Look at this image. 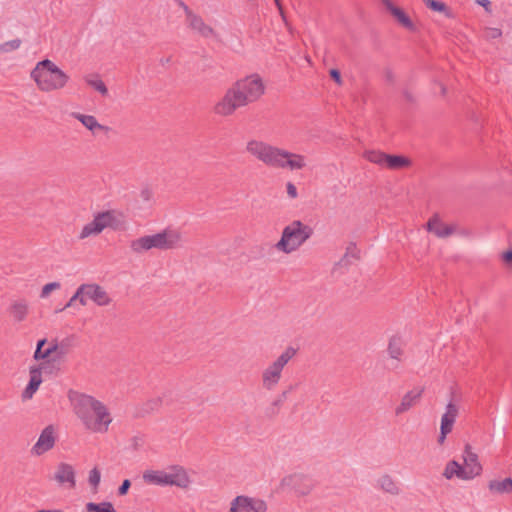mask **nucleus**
Instances as JSON below:
<instances>
[{
    "mask_svg": "<svg viewBox=\"0 0 512 512\" xmlns=\"http://www.w3.org/2000/svg\"><path fill=\"white\" fill-rule=\"evenodd\" d=\"M264 93V84L257 74L238 80L216 103L214 112L221 116L232 115L238 108L258 100Z\"/></svg>",
    "mask_w": 512,
    "mask_h": 512,
    "instance_id": "obj_1",
    "label": "nucleus"
},
{
    "mask_svg": "<svg viewBox=\"0 0 512 512\" xmlns=\"http://www.w3.org/2000/svg\"><path fill=\"white\" fill-rule=\"evenodd\" d=\"M73 409L86 430L99 434L108 432L113 417L102 401L90 395L78 394L73 398Z\"/></svg>",
    "mask_w": 512,
    "mask_h": 512,
    "instance_id": "obj_2",
    "label": "nucleus"
},
{
    "mask_svg": "<svg viewBox=\"0 0 512 512\" xmlns=\"http://www.w3.org/2000/svg\"><path fill=\"white\" fill-rule=\"evenodd\" d=\"M461 461L449 460L442 471V476L448 481L457 479L464 482L480 478L484 467L480 457L470 443H466L461 452Z\"/></svg>",
    "mask_w": 512,
    "mask_h": 512,
    "instance_id": "obj_3",
    "label": "nucleus"
},
{
    "mask_svg": "<svg viewBox=\"0 0 512 512\" xmlns=\"http://www.w3.org/2000/svg\"><path fill=\"white\" fill-rule=\"evenodd\" d=\"M184 235L176 228H165L155 234L145 235L131 243L133 252L141 254L152 249L168 251L181 248L185 245Z\"/></svg>",
    "mask_w": 512,
    "mask_h": 512,
    "instance_id": "obj_4",
    "label": "nucleus"
},
{
    "mask_svg": "<svg viewBox=\"0 0 512 512\" xmlns=\"http://www.w3.org/2000/svg\"><path fill=\"white\" fill-rule=\"evenodd\" d=\"M31 78L42 91H52L64 87L69 77L52 61L44 59L37 63Z\"/></svg>",
    "mask_w": 512,
    "mask_h": 512,
    "instance_id": "obj_5",
    "label": "nucleus"
},
{
    "mask_svg": "<svg viewBox=\"0 0 512 512\" xmlns=\"http://www.w3.org/2000/svg\"><path fill=\"white\" fill-rule=\"evenodd\" d=\"M312 233L313 230L308 225L298 220L293 221L283 229L281 239L277 243L267 245L268 253L273 249H277L285 254L292 253L309 239Z\"/></svg>",
    "mask_w": 512,
    "mask_h": 512,
    "instance_id": "obj_6",
    "label": "nucleus"
},
{
    "mask_svg": "<svg viewBox=\"0 0 512 512\" xmlns=\"http://www.w3.org/2000/svg\"><path fill=\"white\" fill-rule=\"evenodd\" d=\"M246 149L251 155L274 168H284L285 158L291 156L290 152L286 150L257 140L249 141Z\"/></svg>",
    "mask_w": 512,
    "mask_h": 512,
    "instance_id": "obj_7",
    "label": "nucleus"
},
{
    "mask_svg": "<svg viewBox=\"0 0 512 512\" xmlns=\"http://www.w3.org/2000/svg\"><path fill=\"white\" fill-rule=\"evenodd\" d=\"M295 354L296 350L288 347L265 367L261 373V384L264 389L274 390L279 385L285 366Z\"/></svg>",
    "mask_w": 512,
    "mask_h": 512,
    "instance_id": "obj_8",
    "label": "nucleus"
},
{
    "mask_svg": "<svg viewBox=\"0 0 512 512\" xmlns=\"http://www.w3.org/2000/svg\"><path fill=\"white\" fill-rule=\"evenodd\" d=\"M93 301L99 306H107L111 303V297L107 291L97 284H82L78 287L75 294L65 305L64 309L73 307L76 302L80 305H87L88 301Z\"/></svg>",
    "mask_w": 512,
    "mask_h": 512,
    "instance_id": "obj_9",
    "label": "nucleus"
},
{
    "mask_svg": "<svg viewBox=\"0 0 512 512\" xmlns=\"http://www.w3.org/2000/svg\"><path fill=\"white\" fill-rule=\"evenodd\" d=\"M277 490L281 493L293 492L297 496H306L311 492L312 486L303 474L293 472L280 479Z\"/></svg>",
    "mask_w": 512,
    "mask_h": 512,
    "instance_id": "obj_10",
    "label": "nucleus"
},
{
    "mask_svg": "<svg viewBox=\"0 0 512 512\" xmlns=\"http://www.w3.org/2000/svg\"><path fill=\"white\" fill-rule=\"evenodd\" d=\"M426 230L438 238L445 239L452 235L461 237L469 236V231L459 227L456 224H446L439 214H433L425 225Z\"/></svg>",
    "mask_w": 512,
    "mask_h": 512,
    "instance_id": "obj_11",
    "label": "nucleus"
},
{
    "mask_svg": "<svg viewBox=\"0 0 512 512\" xmlns=\"http://www.w3.org/2000/svg\"><path fill=\"white\" fill-rule=\"evenodd\" d=\"M49 366L46 362L35 363L28 368V382L21 392L22 401L31 400L39 390L44 381V374L48 371Z\"/></svg>",
    "mask_w": 512,
    "mask_h": 512,
    "instance_id": "obj_12",
    "label": "nucleus"
},
{
    "mask_svg": "<svg viewBox=\"0 0 512 512\" xmlns=\"http://www.w3.org/2000/svg\"><path fill=\"white\" fill-rule=\"evenodd\" d=\"M167 487H176L182 491L190 490L193 479L190 471L183 465L171 464L166 466Z\"/></svg>",
    "mask_w": 512,
    "mask_h": 512,
    "instance_id": "obj_13",
    "label": "nucleus"
},
{
    "mask_svg": "<svg viewBox=\"0 0 512 512\" xmlns=\"http://www.w3.org/2000/svg\"><path fill=\"white\" fill-rule=\"evenodd\" d=\"M57 438V427L55 425H47L41 430L36 442L31 447V454L34 457H41L47 454L55 447Z\"/></svg>",
    "mask_w": 512,
    "mask_h": 512,
    "instance_id": "obj_14",
    "label": "nucleus"
},
{
    "mask_svg": "<svg viewBox=\"0 0 512 512\" xmlns=\"http://www.w3.org/2000/svg\"><path fill=\"white\" fill-rule=\"evenodd\" d=\"M49 479L59 488L73 490L76 487V470L75 467L67 462H59Z\"/></svg>",
    "mask_w": 512,
    "mask_h": 512,
    "instance_id": "obj_15",
    "label": "nucleus"
},
{
    "mask_svg": "<svg viewBox=\"0 0 512 512\" xmlns=\"http://www.w3.org/2000/svg\"><path fill=\"white\" fill-rule=\"evenodd\" d=\"M229 512H268V503L258 497L239 495L231 501Z\"/></svg>",
    "mask_w": 512,
    "mask_h": 512,
    "instance_id": "obj_16",
    "label": "nucleus"
},
{
    "mask_svg": "<svg viewBox=\"0 0 512 512\" xmlns=\"http://www.w3.org/2000/svg\"><path fill=\"white\" fill-rule=\"evenodd\" d=\"M459 413L460 406L456 402L450 401L447 403L440 420V432L437 439L439 444L442 445L445 442L447 435L452 432Z\"/></svg>",
    "mask_w": 512,
    "mask_h": 512,
    "instance_id": "obj_17",
    "label": "nucleus"
},
{
    "mask_svg": "<svg viewBox=\"0 0 512 512\" xmlns=\"http://www.w3.org/2000/svg\"><path fill=\"white\" fill-rule=\"evenodd\" d=\"M113 220L114 215L110 211L98 213L93 221L82 228L79 237L84 239L91 235H97L102 232L104 228L111 226Z\"/></svg>",
    "mask_w": 512,
    "mask_h": 512,
    "instance_id": "obj_18",
    "label": "nucleus"
},
{
    "mask_svg": "<svg viewBox=\"0 0 512 512\" xmlns=\"http://www.w3.org/2000/svg\"><path fill=\"white\" fill-rule=\"evenodd\" d=\"M59 346L55 340L41 339L37 342L33 358L38 363L46 362L58 352Z\"/></svg>",
    "mask_w": 512,
    "mask_h": 512,
    "instance_id": "obj_19",
    "label": "nucleus"
},
{
    "mask_svg": "<svg viewBox=\"0 0 512 512\" xmlns=\"http://www.w3.org/2000/svg\"><path fill=\"white\" fill-rule=\"evenodd\" d=\"M422 389L414 388L406 392L401 398L399 404L395 407L394 413L396 416L403 415L408 412L411 408L419 403L422 397Z\"/></svg>",
    "mask_w": 512,
    "mask_h": 512,
    "instance_id": "obj_20",
    "label": "nucleus"
},
{
    "mask_svg": "<svg viewBox=\"0 0 512 512\" xmlns=\"http://www.w3.org/2000/svg\"><path fill=\"white\" fill-rule=\"evenodd\" d=\"M142 480L148 486L167 487L166 467L145 469L142 473Z\"/></svg>",
    "mask_w": 512,
    "mask_h": 512,
    "instance_id": "obj_21",
    "label": "nucleus"
},
{
    "mask_svg": "<svg viewBox=\"0 0 512 512\" xmlns=\"http://www.w3.org/2000/svg\"><path fill=\"white\" fill-rule=\"evenodd\" d=\"M186 23L189 28H191L193 31L197 32L204 38H210L215 36L214 30L210 26H208L203 21V19L194 12L188 13V19H186Z\"/></svg>",
    "mask_w": 512,
    "mask_h": 512,
    "instance_id": "obj_22",
    "label": "nucleus"
},
{
    "mask_svg": "<svg viewBox=\"0 0 512 512\" xmlns=\"http://www.w3.org/2000/svg\"><path fill=\"white\" fill-rule=\"evenodd\" d=\"M383 6L404 28L415 31L416 27L410 17L399 7L395 6L390 0H381Z\"/></svg>",
    "mask_w": 512,
    "mask_h": 512,
    "instance_id": "obj_23",
    "label": "nucleus"
},
{
    "mask_svg": "<svg viewBox=\"0 0 512 512\" xmlns=\"http://www.w3.org/2000/svg\"><path fill=\"white\" fill-rule=\"evenodd\" d=\"M488 490L496 496H504L512 494V478H495L488 482Z\"/></svg>",
    "mask_w": 512,
    "mask_h": 512,
    "instance_id": "obj_24",
    "label": "nucleus"
},
{
    "mask_svg": "<svg viewBox=\"0 0 512 512\" xmlns=\"http://www.w3.org/2000/svg\"><path fill=\"white\" fill-rule=\"evenodd\" d=\"M9 314L16 322H23L29 314V304L26 300H16L9 306Z\"/></svg>",
    "mask_w": 512,
    "mask_h": 512,
    "instance_id": "obj_25",
    "label": "nucleus"
},
{
    "mask_svg": "<svg viewBox=\"0 0 512 512\" xmlns=\"http://www.w3.org/2000/svg\"><path fill=\"white\" fill-rule=\"evenodd\" d=\"M377 486L384 492L389 493L391 495H398L400 492V487L398 483L392 476L388 474H382L378 477Z\"/></svg>",
    "mask_w": 512,
    "mask_h": 512,
    "instance_id": "obj_26",
    "label": "nucleus"
},
{
    "mask_svg": "<svg viewBox=\"0 0 512 512\" xmlns=\"http://www.w3.org/2000/svg\"><path fill=\"white\" fill-rule=\"evenodd\" d=\"M74 118L79 120L88 130L95 132V130L99 129L102 131H108L109 128L107 126H103L98 123L97 119L92 115H84L80 113H74Z\"/></svg>",
    "mask_w": 512,
    "mask_h": 512,
    "instance_id": "obj_27",
    "label": "nucleus"
},
{
    "mask_svg": "<svg viewBox=\"0 0 512 512\" xmlns=\"http://www.w3.org/2000/svg\"><path fill=\"white\" fill-rule=\"evenodd\" d=\"M410 163L411 162H410L409 158H407L405 156L387 154L385 167L392 169V170H396V169H401V168L407 167L410 165Z\"/></svg>",
    "mask_w": 512,
    "mask_h": 512,
    "instance_id": "obj_28",
    "label": "nucleus"
},
{
    "mask_svg": "<svg viewBox=\"0 0 512 512\" xmlns=\"http://www.w3.org/2000/svg\"><path fill=\"white\" fill-rule=\"evenodd\" d=\"M85 512H117L113 503L109 501L88 502L85 505Z\"/></svg>",
    "mask_w": 512,
    "mask_h": 512,
    "instance_id": "obj_29",
    "label": "nucleus"
},
{
    "mask_svg": "<svg viewBox=\"0 0 512 512\" xmlns=\"http://www.w3.org/2000/svg\"><path fill=\"white\" fill-rule=\"evenodd\" d=\"M289 157L284 160V168H289L290 170H299L305 166V159L302 155L294 154L290 152Z\"/></svg>",
    "mask_w": 512,
    "mask_h": 512,
    "instance_id": "obj_30",
    "label": "nucleus"
},
{
    "mask_svg": "<svg viewBox=\"0 0 512 512\" xmlns=\"http://www.w3.org/2000/svg\"><path fill=\"white\" fill-rule=\"evenodd\" d=\"M425 5L433 11L444 13L448 18L452 17V12L444 2L437 0H423Z\"/></svg>",
    "mask_w": 512,
    "mask_h": 512,
    "instance_id": "obj_31",
    "label": "nucleus"
},
{
    "mask_svg": "<svg viewBox=\"0 0 512 512\" xmlns=\"http://www.w3.org/2000/svg\"><path fill=\"white\" fill-rule=\"evenodd\" d=\"M366 159L374 164L385 166L387 153L381 152V151H367Z\"/></svg>",
    "mask_w": 512,
    "mask_h": 512,
    "instance_id": "obj_32",
    "label": "nucleus"
},
{
    "mask_svg": "<svg viewBox=\"0 0 512 512\" xmlns=\"http://www.w3.org/2000/svg\"><path fill=\"white\" fill-rule=\"evenodd\" d=\"M100 481H101V472H100V469L97 468V467H94L92 468L90 471H89V474H88V483L89 485L94 489L96 490L100 484Z\"/></svg>",
    "mask_w": 512,
    "mask_h": 512,
    "instance_id": "obj_33",
    "label": "nucleus"
},
{
    "mask_svg": "<svg viewBox=\"0 0 512 512\" xmlns=\"http://www.w3.org/2000/svg\"><path fill=\"white\" fill-rule=\"evenodd\" d=\"M61 288V284L59 282H51L48 284H45L40 292V298L41 299H48L50 294L54 291H57Z\"/></svg>",
    "mask_w": 512,
    "mask_h": 512,
    "instance_id": "obj_34",
    "label": "nucleus"
},
{
    "mask_svg": "<svg viewBox=\"0 0 512 512\" xmlns=\"http://www.w3.org/2000/svg\"><path fill=\"white\" fill-rule=\"evenodd\" d=\"M389 355L394 359H399L402 355V348L397 339H391L388 344Z\"/></svg>",
    "mask_w": 512,
    "mask_h": 512,
    "instance_id": "obj_35",
    "label": "nucleus"
},
{
    "mask_svg": "<svg viewBox=\"0 0 512 512\" xmlns=\"http://www.w3.org/2000/svg\"><path fill=\"white\" fill-rule=\"evenodd\" d=\"M20 45H21L20 39H13V40H10V41H7V42H4L3 44H1L0 51L3 53H9L14 50H17L20 47Z\"/></svg>",
    "mask_w": 512,
    "mask_h": 512,
    "instance_id": "obj_36",
    "label": "nucleus"
},
{
    "mask_svg": "<svg viewBox=\"0 0 512 512\" xmlns=\"http://www.w3.org/2000/svg\"><path fill=\"white\" fill-rule=\"evenodd\" d=\"M87 84L97 90L102 95H107L108 89L105 85V83L100 79H87Z\"/></svg>",
    "mask_w": 512,
    "mask_h": 512,
    "instance_id": "obj_37",
    "label": "nucleus"
},
{
    "mask_svg": "<svg viewBox=\"0 0 512 512\" xmlns=\"http://www.w3.org/2000/svg\"><path fill=\"white\" fill-rule=\"evenodd\" d=\"M130 486H131L130 480L125 479L118 489V495L125 496L128 493Z\"/></svg>",
    "mask_w": 512,
    "mask_h": 512,
    "instance_id": "obj_38",
    "label": "nucleus"
},
{
    "mask_svg": "<svg viewBox=\"0 0 512 512\" xmlns=\"http://www.w3.org/2000/svg\"><path fill=\"white\" fill-rule=\"evenodd\" d=\"M140 197L142 198V200L145 202V203H150L151 199H152V191L150 188L148 187H145L141 190L140 192Z\"/></svg>",
    "mask_w": 512,
    "mask_h": 512,
    "instance_id": "obj_39",
    "label": "nucleus"
},
{
    "mask_svg": "<svg viewBox=\"0 0 512 512\" xmlns=\"http://www.w3.org/2000/svg\"><path fill=\"white\" fill-rule=\"evenodd\" d=\"M359 251L357 250L355 243H350L347 248L346 252L343 256H356Z\"/></svg>",
    "mask_w": 512,
    "mask_h": 512,
    "instance_id": "obj_40",
    "label": "nucleus"
},
{
    "mask_svg": "<svg viewBox=\"0 0 512 512\" xmlns=\"http://www.w3.org/2000/svg\"><path fill=\"white\" fill-rule=\"evenodd\" d=\"M287 194L291 198H296L297 197V189H296L295 185L293 183H291V182L287 183Z\"/></svg>",
    "mask_w": 512,
    "mask_h": 512,
    "instance_id": "obj_41",
    "label": "nucleus"
},
{
    "mask_svg": "<svg viewBox=\"0 0 512 512\" xmlns=\"http://www.w3.org/2000/svg\"><path fill=\"white\" fill-rule=\"evenodd\" d=\"M330 76L331 78L337 82L338 84H341V74L340 71L337 69H331L330 70Z\"/></svg>",
    "mask_w": 512,
    "mask_h": 512,
    "instance_id": "obj_42",
    "label": "nucleus"
},
{
    "mask_svg": "<svg viewBox=\"0 0 512 512\" xmlns=\"http://www.w3.org/2000/svg\"><path fill=\"white\" fill-rule=\"evenodd\" d=\"M501 35H502V32H501V30H500V29H498V28H491V29L489 30V37H491V38H498V37H500Z\"/></svg>",
    "mask_w": 512,
    "mask_h": 512,
    "instance_id": "obj_43",
    "label": "nucleus"
},
{
    "mask_svg": "<svg viewBox=\"0 0 512 512\" xmlns=\"http://www.w3.org/2000/svg\"><path fill=\"white\" fill-rule=\"evenodd\" d=\"M177 3L181 8H183L186 15V19H188V13L193 11L183 1L177 0Z\"/></svg>",
    "mask_w": 512,
    "mask_h": 512,
    "instance_id": "obj_44",
    "label": "nucleus"
},
{
    "mask_svg": "<svg viewBox=\"0 0 512 512\" xmlns=\"http://www.w3.org/2000/svg\"><path fill=\"white\" fill-rule=\"evenodd\" d=\"M475 2L484 7L486 10H488V7L491 5V2L489 0H475Z\"/></svg>",
    "mask_w": 512,
    "mask_h": 512,
    "instance_id": "obj_45",
    "label": "nucleus"
},
{
    "mask_svg": "<svg viewBox=\"0 0 512 512\" xmlns=\"http://www.w3.org/2000/svg\"><path fill=\"white\" fill-rule=\"evenodd\" d=\"M403 96L405 97V99L409 102H412L413 101V96L410 92L408 91H404L403 92Z\"/></svg>",
    "mask_w": 512,
    "mask_h": 512,
    "instance_id": "obj_46",
    "label": "nucleus"
},
{
    "mask_svg": "<svg viewBox=\"0 0 512 512\" xmlns=\"http://www.w3.org/2000/svg\"><path fill=\"white\" fill-rule=\"evenodd\" d=\"M35 512H63L62 510L60 509H39V510H36Z\"/></svg>",
    "mask_w": 512,
    "mask_h": 512,
    "instance_id": "obj_47",
    "label": "nucleus"
},
{
    "mask_svg": "<svg viewBox=\"0 0 512 512\" xmlns=\"http://www.w3.org/2000/svg\"><path fill=\"white\" fill-rule=\"evenodd\" d=\"M499 256H512V247H510L509 249H507V250H505V251L501 252V253L499 254Z\"/></svg>",
    "mask_w": 512,
    "mask_h": 512,
    "instance_id": "obj_48",
    "label": "nucleus"
},
{
    "mask_svg": "<svg viewBox=\"0 0 512 512\" xmlns=\"http://www.w3.org/2000/svg\"><path fill=\"white\" fill-rule=\"evenodd\" d=\"M504 264L507 268H512V258H504Z\"/></svg>",
    "mask_w": 512,
    "mask_h": 512,
    "instance_id": "obj_49",
    "label": "nucleus"
},
{
    "mask_svg": "<svg viewBox=\"0 0 512 512\" xmlns=\"http://www.w3.org/2000/svg\"><path fill=\"white\" fill-rule=\"evenodd\" d=\"M439 86H440L441 94L445 95L446 94V87L443 84H439Z\"/></svg>",
    "mask_w": 512,
    "mask_h": 512,
    "instance_id": "obj_50",
    "label": "nucleus"
},
{
    "mask_svg": "<svg viewBox=\"0 0 512 512\" xmlns=\"http://www.w3.org/2000/svg\"><path fill=\"white\" fill-rule=\"evenodd\" d=\"M386 77H387V80H389V81L393 80V75H392V73L390 71H387Z\"/></svg>",
    "mask_w": 512,
    "mask_h": 512,
    "instance_id": "obj_51",
    "label": "nucleus"
},
{
    "mask_svg": "<svg viewBox=\"0 0 512 512\" xmlns=\"http://www.w3.org/2000/svg\"><path fill=\"white\" fill-rule=\"evenodd\" d=\"M170 62V58L161 59L162 65H165Z\"/></svg>",
    "mask_w": 512,
    "mask_h": 512,
    "instance_id": "obj_52",
    "label": "nucleus"
},
{
    "mask_svg": "<svg viewBox=\"0 0 512 512\" xmlns=\"http://www.w3.org/2000/svg\"><path fill=\"white\" fill-rule=\"evenodd\" d=\"M276 6L281 10V0H274Z\"/></svg>",
    "mask_w": 512,
    "mask_h": 512,
    "instance_id": "obj_53",
    "label": "nucleus"
},
{
    "mask_svg": "<svg viewBox=\"0 0 512 512\" xmlns=\"http://www.w3.org/2000/svg\"><path fill=\"white\" fill-rule=\"evenodd\" d=\"M276 6L281 10V0H274Z\"/></svg>",
    "mask_w": 512,
    "mask_h": 512,
    "instance_id": "obj_54",
    "label": "nucleus"
}]
</instances>
